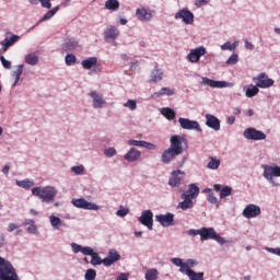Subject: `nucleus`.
I'll return each instance as SVG.
<instances>
[{
    "instance_id": "obj_1",
    "label": "nucleus",
    "mask_w": 280,
    "mask_h": 280,
    "mask_svg": "<svg viewBox=\"0 0 280 280\" xmlns=\"http://www.w3.org/2000/svg\"><path fill=\"white\" fill-rule=\"evenodd\" d=\"M32 195L35 196V198L40 199L42 202H45L46 205H51L54 200H56V197L58 196V189L54 186H44V187H34L32 188Z\"/></svg>"
},
{
    "instance_id": "obj_2",
    "label": "nucleus",
    "mask_w": 280,
    "mask_h": 280,
    "mask_svg": "<svg viewBox=\"0 0 280 280\" xmlns=\"http://www.w3.org/2000/svg\"><path fill=\"white\" fill-rule=\"evenodd\" d=\"M262 178L267 180L270 187H279L280 166L277 164H261Z\"/></svg>"
},
{
    "instance_id": "obj_3",
    "label": "nucleus",
    "mask_w": 280,
    "mask_h": 280,
    "mask_svg": "<svg viewBox=\"0 0 280 280\" xmlns=\"http://www.w3.org/2000/svg\"><path fill=\"white\" fill-rule=\"evenodd\" d=\"M0 280H21L12 262L0 256Z\"/></svg>"
},
{
    "instance_id": "obj_4",
    "label": "nucleus",
    "mask_w": 280,
    "mask_h": 280,
    "mask_svg": "<svg viewBox=\"0 0 280 280\" xmlns=\"http://www.w3.org/2000/svg\"><path fill=\"white\" fill-rule=\"evenodd\" d=\"M208 240H213L217 244H220V246H224V244H229V241L226 238L220 236L218 232H215V229L213 228H201V242H207Z\"/></svg>"
},
{
    "instance_id": "obj_5",
    "label": "nucleus",
    "mask_w": 280,
    "mask_h": 280,
    "mask_svg": "<svg viewBox=\"0 0 280 280\" xmlns=\"http://www.w3.org/2000/svg\"><path fill=\"white\" fill-rule=\"evenodd\" d=\"M201 86H210V89H233L235 83L226 81H215L207 77H201Z\"/></svg>"
},
{
    "instance_id": "obj_6",
    "label": "nucleus",
    "mask_w": 280,
    "mask_h": 280,
    "mask_svg": "<svg viewBox=\"0 0 280 280\" xmlns=\"http://www.w3.org/2000/svg\"><path fill=\"white\" fill-rule=\"evenodd\" d=\"M71 205L77 209H84L85 211H100L102 209L101 206L90 202L84 198H74L71 200Z\"/></svg>"
},
{
    "instance_id": "obj_7",
    "label": "nucleus",
    "mask_w": 280,
    "mask_h": 280,
    "mask_svg": "<svg viewBox=\"0 0 280 280\" xmlns=\"http://www.w3.org/2000/svg\"><path fill=\"white\" fill-rule=\"evenodd\" d=\"M243 137L248 141H266V135L261 130L249 127L244 130Z\"/></svg>"
},
{
    "instance_id": "obj_8",
    "label": "nucleus",
    "mask_w": 280,
    "mask_h": 280,
    "mask_svg": "<svg viewBox=\"0 0 280 280\" xmlns=\"http://www.w3.org/2000/svg\"><path fill=\"white\" fill-rule=\"evenodd\" d=\"M178 124L183 130H195V132H202L200 122L197 120H191L189 118H178Z\"/></svg>"
},
{
    "instance_id": "obj_9",
    "label": "nucleus",
    "mask_w": 280,
    "mask_h": 280,
    "mask_svg": "<svg viewBox=\"0 0 280 280\" xmlns=\"http://www.w3.org/2000/svg\"><path fill=\"white\" fill-rule=\"evenodd\" d=\"M253 81L256 82L258 89H270V86H275V80L268 78L266 72H261L257 77H254Z\"/></svg>"
},
{
    "instance_id": "obj_10",
    "label": "nucleus",
    "mask_w": 280,
    "mask_h": 280,
    "mask_svg": "<svg viewBox=\"0 0 280 280\" xmlns=\"http://www.w3.org/2000/svg\"><path fill=\"white\" fill-rule=\"evenodd\" d=\"M138 222H140L142 226H147L149 231H152L154 226V213L152 210L142 211L141 215L138 218Z\"/></svg>"
},
{
    "instance_id": "obj_11",
    "label": "nucleus",
    "mask_w": 280,
    "mask_h": 280,
    "mask_svg": "<svg viewBox=\"0 0 280 280\" xmlns=\"http://www.w3.org/2000/svg\"><path fill=\"white\" fill-rule=\"evenodd\" d=\"M206 55L207 48L205 46H199L190 50V52L186 57V60H188V62H191L192 65H196V62H200V58Z\"/></svg>"
},
{
    "instance_id": "obj_12",
    "label": "nucleus",
    "mask_w": 280,
    "mask_h": 280,
    "mask_svg": "<svg viewBox=\"0 0 280 280\" xmlns=\"http://www.w3.org/2000/svg\"><path fill=\"white\" fill-rule=\"evenodd\" d=\"M261 215V208L255 203L247 205L243 210V217L247 220Z\"/></svg>"
},
{
    "instance_id": "obj_13",
    "label": "nucleus",
    "mask_w": 280,
    "mask_h": 280,
    "mask_svg": "<svg viewBox=\"0 0 280 280\" xmlns=\"http://www.w3.org/2000/svg\"><path fill=\"white\" fill-rule=\"evenodd\" d=\"M185 178V172L182 170L172 171L168 179L170 187H180L183 179Z\"/></svg>"
},
{
    "instance_id": "obj_14",
    "label": "nucleus",
    "mask_w": 280,
    "mask_h": 280,
    "mask_svg": "<svg viewBox=\"0 0 280 280\" xmlns=\"http://www.w3.org/2000/svg\"><path fill=\"white\" fill-rule=\"evenodd\" d=\"M155 222H159L164 229L174 226V213L167 212L166 214H158L155 215Z\"/></svg>"
},
{
    "instance_id": "obj_15",
    "label": "nucleus",
    "mask_w": 280,
    "mask_h": 280,
    "mask_svg": "<svg viewBox=\"0 0 280 280\" xmlns=\"http://www.w3.org/2000/svg\"><path fill=\"white\" fill-rule=\"evenodd\" d=\"M175 19H180L185 25L194 24V14L189 9H182L177 13H175Z\"/></svg>"
},
{
    "instance_id": "obj_16",
    "label": "nucleus",
    "mask_w": 280,
    "mask_h": 280,
    "mask_svg": "<svg viewBox=\"0 0 280 280\" xmlns=\"http://www.w3.org/2000/svg\"><path fill=\"white\" fill-rule=\"evenodd\" d=\"M187 141L183 136L175 135L171 137L170 142H171V150H174L175 152L183 154V143Z\"/></svg>"
},
{
    "instance_id": "obj_17",
    "label": "nucleus",
    "mask_w": 280,
    "mask_h": 280,
    "mask_svg": "<svg viewBox=\"0 0 280 280\" xmlns=\"http://www.w3.org/2000/svg\"><path fill=\"white\" fill-rule=\"evenodd\" d=\"M163 78H165V72L159 66H155L149 74V82L150 84H158V82L163 81Z\"/></svg>"
},
{
    "instance_id": "obj_18",
    "label": "nucleus",
    "mask_w": 280,
    "mask_h": 280,
    "mask_svg": "<svg viewBox=\"0 0 280 280\" xmlns=\"http://www.w3.org/2000/svg\"><path fill=\"white\" fill-rule=\"evenodd\" d=\"M119 37V28L117 26L109 25L104 31V39L106 43H113Z\"/></svg>"
},
{
    "instance_id": "obj_19",
    "label": "nucleus",
    "mask_w": 280,
    "mask_h": 280,
    "mask_svg": "<svg viewBox=\"0 0 280 280\" xmlns=\"http://www.w3.org/2000/svg\"><path fill=\"white\" fill-rule=\"evenodd\" d=\"M119 259H121L119 252H117V249H109L107 256L104 258V266L109 268V266H113V264H117Z\"/></svg>"
},
{
    "instance_id": "obj_20",
    "label": "nucleus",
    "mask_w": 280,
    "mask_h": 280,
    "mask_svg": "<svg viewBox=\"0 0 280 280\" xmlns=\"http://www.w3.org/2000/svg\"><path fill=\"white\" fill-rule=\"evenodd\" d=\"M127 145L132 148H145L147 150H156V145L154 143L144 140L130 139L127 141Z\"/></svg>"
},
{
    "instance_id": "obj_21",
    "label": "nucleus",
    "mask_w": 280,
    "mask_h": 280,
    "mask_svg": "<svg viewBox=\"0 0 280 280\" xmlns=\"http://www.w3.org/2000/svg\"><path fill=\"white\" fill-rule=\"evenodd\" d=\"M89 96L93 102V108H104V104H106V100H104L102 94H100L97 91H91L89 93Z\"/></svg>"
},
{
    "instance_id": "obj_22",
    "label": "nucleus",
    "mask_w": 280,
    "mask_h": 280,
    "mask_svg": "<svg viewBox=\"0 0 280 280\" xmlns=\"http://www.w3.org/2000/svg\"><path fill=\"white\" fill-rule=\"evenodd\" d=\"M179 155V153L168 148L162 152L161 161L164 163V165H170V163H172V161H174V159Z\"/></svg>"
},
{
    "instance_id": "obj_23",
    "label": "nucleus",
    "mask_w": 280,
    "mask_h": 280,
    "mask_svg": "<svg viewBox=\"0 0 280 280\" xmlns=\"http://www.w3.org/2000/svg\"><path fill=\"white\" fill-rule=\"evenodd\" d=\"M21 40V36L12 34L11 36H5V38L0 43L2 51H8L15 43Z\"/></svg>"
},
{
    "instance_id": "obj_24",
    "label": "nucleus",
    "mask_w": 280,
    "mask_h": 280,
    "mask_svg": "<svg viewBox=\"0 0 280 280\" xmlns=\"http://www.w3.org/2000/svg\"><path fill=\"white\" fill-rule=\"evenodd\" d=\"M136 16L142 23H150L152 21V12L143 7L136 10Z\"/></svg>"
},
{
    "instance_id": "obj_25",
    "label": "nucleus",
    "mask_w": 280,
    "mask_h": 280,
    "mask_svg": "<svg viewBox=\"0 0 280 280\" xmlns=\"http://www.w3.org/2000/svg\"><path fill=\"white\" fill-rule=\"evenodd\" d=\"M86 257H91L90 264L91 266H104V259L100 257V254L93 249V247H90L88 254L85 255Z\"/></svg>"
},
{
    "instance_id": "obj_26",
    "label": "nucleus",
    "mask_w": 280,
    "mask_h": 280,
    "mask_svg": "<svg viewBox=\"0 0 280 280\" xmlns=\"http://www.w3.org/2000/svg\"><path fill=\"white\" fill-rule=\"evenodd\" d=\"M206 126L215 132L220 130V119L211 114H206Z\"/></svg>"
},
{
    "instance_id": "obj_27",
    "label": "nucleus",
    "mask_w": 280,
    "mask_h": 280,
    "mask_svg": "<svg viewBox=\"0 0 280 280\" xmlns=\"http://www.w3.org/2000/svg\"><path fill=\"white\" fill-rule=\"evenodd\" d=\"M141 159V151L136 148H131L125 155L124 160L128 163H137Z\"/></svg>"
},
{
    "instance_id": "obj_28",
    "label": "nucleus",
    "mask_w": 280,
    "mask_h": 280,
    "mask_svg": "<svg viewBox=\"0 0 280 280\" xmlns=\"http://www.w3.org/2000/svg\"><path fill=\"white\" fill-rule=\"evenodd\" d=\"M194 199L182 194V202L177 205V209H182V211H189V209H194Z\"/></svg>"
},
{
    "instance_id": "obj_29",
    "label": "nucleus",
    "mask_w": 280,
    "mask_h": 280,
    "mask_svg": "<svg viewBox=\"0 0 280 280\" xmlns=\"http://www.w3.org/2000/svg\"><path fill=\"white\" fill-rule=\"evenodd\" d=\"M200 194V188L196 184H189L188 189L184 191L182 195L196 200Z\"/></svg>"
},
{
    "instance_id": "obj_30",
    "label": "nucleus",
    "mask_w": 280,
    "mask_h": 280,
    "mask_svg": "<svg viewBox=\"0 0 280 280\" xmlns=\"http://www.w3.org/2000/svg\"><path fill=\"white\" fill-rule=\"evenodd\" d=\"M62 49L63 51H75V49H80V42L75 38H70L62 45Z\"/></svg>"
},
{
    "instance_id": "obj_31",
    "label": "nucleus",
    "mask_w": 280,
    "mask_h": 280,
    "mask_svg": "<svg viewBox=\"0 0 280 280\" xmlns=\"http://www.w3.org/2000/svg\"><path fill=\"white\" fill-rule=\"evenodd\" d=\"M243 91L245 93V96L247 97H255L256 95H259V86L256 85H253V84H248V85H245L243 88Z\"/></svg>"
},
{
    "instance_id": "obj_32",
    "label": "nucleus",
    "mask_w": 280,
    "mask_h": 280,
    "mask_svg": "<svg viewBox=\"0 0 280 280\" xmlns=\"http://www.w3.org/2000/svg\"><path fill=\"white\" fill-rule=\"evenodd\" d=\"M70 248L74 255H78V253H82V255H88L91 246H82L78 243H71Z\"/></svg>"
},
{
    "instance_id": "obj_33",
    "label": "nucleus",
    "mask_w": 280,
    "mask_h": 280,
    "mask_svg": "<svg viewBox=\"0 0 280 280\" xmlns=\"http://www.w3.org/2000/svg\"><path fill=\"white\" fill-rule=\"evenodd\" d=\"M166 95L167 97H172L174 95V89L162 88L159 92H155L151 95L152 100H158V97H163Z\"/></svg>"
},
{
    "instance_id": "obj_34",
    "label": "nucleus",
    "mask_w": 280,
    "mask_h": 280,
    "mask_svg": "<svg viewBox=\"0 0 280 280\" xmlns=\"http://www.w3.org/2000/svg\"><path fill=\"white\" fill-rule=\"evenodd\" d=\"M48 220L50 222V226L51 229H54V231H60V229H62V219H60V217H56L54 214L48 217Z\"/></svg>"
},
{
    "instance_id": "obj_35",
    "label": "nucleus",
    "mask_w": 280,
    "mask_h": 280,
    "mask_svg": "<svg viewBox=\"0 0 280 280\" xmlns=\"http://www.w3.org/2000/svg\"><path fill=\"white\" fill-rule=\"evenodd\" d=\"M23 67H24L23 65H18L16 69L12 71L11 75L12 78H14V82L12 83V89H14L16 84H19L21 80V75H23Z\"/></svg>"
},
{
    "instance_id": "obj_36",
    "label": "nucleus",
    "mask_w": 280,
    "mask_h": 280,
    "mask_svg": "<svg viewBox=\"0 0 280 280\" xmlns=\"http://www.w3.org/2000/svg\"><path fill=\"white\" fill-rule=\"evenodd\" d=\"M196 266H198V260L187 259L184 262V275H188L189 272H195L194 269L191 268H196Z\"/></svg>"
},
{
    "instance_id": "obj_37",
    "label": "nucleus",
    "mask_w": 280,
    "mask_h": 280,
    "mask_svg": "<svg viewBox=\"0 0 280 280\" xmlns=\"http://www.w3.org/2000/svg\"><path fill=\"white\" fill-rule=\"evenodd\" d=\"M24 62L31 67H36V65H38V57L36 52H30L25 55Z\"/></svg>"
},
{
    "instance_id": "obj_38",
    "label": "nucleus",
    "mask_w": 280,
    "mask_h": 280,
    "mask_svg": "<svg viewBox=\"0 0 280 280\" xmlns=\"http://www.w3.org/2000/svg\"><path fill=\"white\" fill-rule=\"evenodd\" d=\"M161 115L165 117L168 121H173V119H176V112L170 107H163L161 109Z\"/></svg>"
},
{
    "instance_id": "obj_39",
    "label": "nucleus",
    "mask_w": 280,
    "mask_h": 280,
    "mask_svg": "<svg viewBox=\"0 0 280 280\" xmlns=\"http://www.w3.org/2000/svg\"><path fill=\"white\" fill-rule=\"evenodd\" d=\"M60 10V7H55L51 10L47 11L44 16L38 21V23H45V21H49V19H54L57 12Z\"/></svg>"
},
{
    "instance_id": "obj_40",
    "label": "nucleus",
    "mask_w": 280,
    "mask_h": 280,
    "mask_svg": "<svg viewBox=\"0 0 280 280\" xmlns=\"http://www.w3.org/2000/svg\"><path fill=\"white\" fill-rule=\"evenodd\" d=\"M97 65V57H89L88 59H84L81 61V67L89 70L92 67H95Z\"/></svg>"
},
{
    "instance_id": "obj_41",
    "label": "nucleus",
    "mask_w": 280,
    "mask_h": 280,
    "mask_svg": "<svg viewBox=\"0 0 280 280\" xmlns=\"http://www.w3.org/2000/svg\"><path fill=\"white\" fill-rule=\"evenodd\" d=\"M15 185L22 189H32V187H34V179L26 178L23 180H16Z\"/></svg>"
},
{
    "instance_id": "obj_42",
    "label": "nucleus",
    "mask_w": 280,
    "mask_h": 280,
    "mask_svg": "<svg viewBox=\"0 0 280 280\" xmlns=\"http://www.w3.org/2000/svg\"><path fill=\"white\" fill-rule=\"evenodd\" d=\"M105 9L112 10V12H117V10H119V0H107L105 2Z\"/></svg>"
},
{
    "instance_id": "obj_43",
    "label": "nucleus",
    "mask_w": 280,
    "mask_h": 280,
    "mask_svg": "<svg viewBox=\"0 0 280 280\" xmlns=\"http://www.w3.org/2000/svg\"><path fill=\"white\" fill-rule=\"evenodd\" d=\"M144 279L145 280H158L159 279V270H156L155 268H151V269L147 270V272L144 275Z\"/></svg>"
},
{
    "instance_id": "obj_44",
    "label": "nucleus",
    "mask_w": 280,
    "mask_h": 280,
    "mask_svg": "<svg viewBox=\"0 0 280 280\" xmlns=\"http://www.w3.org/2000/svg\"><path fill=\"white\" fill-rule=\"evenodd\" d=\"M220 159L210 156V161L207 164L208 170H218L220 167Z\"/></svg>"
},
{
    "instance_id": "obj_45",
    "label": "nucleus",
    "mask_w": 280,
    "mask_h": 280,
    "mask_svg": "<svg viewBox=\"0 0 280 280\" xmlns=\"http://www.w3.org/2000/svg\"><path fill=\"white\" fill-rule=\"evenodd\" d=\"M189 280H205V272L188 271L186 273Z\"/></svg>"
},
{
    "instance_id": "obj_46",
    "label": "nucleus",
    "mask_w": 280,
    "mask_h": 280,
    "mask_svg": "<svg viewBox=\"0 0 280 280\" xmlns=\"http://www.w3.org/2000/svg\"><path fill=\"white\" fill-rule=\"evenodd\" d=\"M171 262L173 264V266H177V268H179V272L182 275H185V262L182 258H172Z\"/></svg>"
},
{
    "instance_id": "obj_47",
    "label": "nucleus",
    "mask_w": 280,
    "mask_h": 280,
    "mask_svg": "<svg viewBox=\"0 0 280 280\" xmlns=\"http://www.w3.org/2000/svg\"><path fill=\"white\" fill-rule=\"evenodd\" d=\"M103 154L107 159H113V156H117V149H115V147H109L103 151Z\"/></svg>"
},
{
    "instance_id": "obj_48",
    "label": "nucleus",
    "mask_w": 280,
    "mask_h": 280,
    "mask_svg": "<svg viewBox=\"0 0 280 280\" xmlns=\"http://www.w3.org/2000/svg\"><path fill=\"white\" fill-rule=\"evenodd\" d=\"M232 191H233V188H231L230 186H224L223 189H221V191H220L221 200L224 198H229V196H231Z\"/></svg>"
},
{
    "instance_id": "obj_49",
    "label": "nucleus",
    "mask_w": 280,
    "mask_h": 280,
    "mask_svg": "<svg viewBox=\"0 0 280 280\" xmlns=\"http://www.w3.org/2000/svg\"><path fill=\"white\" fill-rule=\"evenodd\" d=\"M237 62H240V56L237 54H232L225 61V65L233 66L237 65Z\"/></svg>"
},
{
    "instance_id": "obj_50",
    "label": "nucleus",
    "mask_w": 280,
    "mask_h": 280,
    "mask_svg": "<svg viewBox=\"0 0 280 280\" xmlns=\"http://www.w3.org/2000/svg\"><path fill=\"white\" fill-rule=\"evenodd\" d=\"M97 277V271L95 269H88L84 275V280H95Z\"/></svg>"
},
{
    "instance_id": "obj_51",
    "label": "nucleus",
    "mask_w": 280,
    "mask_h": 280,
    "mask_svg": "<svg viewBox=\"0 0 280 280\" xmlns=\"http://www.w3.org/2000/svg\"><path fill=\"white\" fill-rule=\"evenodd\" d=\"M130 213L129 208H124V206H120V208L116 211V215L118 218H126Z\"/></svg>"
},
{
    "instance_id": "obj_52",
    "label": "nucleus",
    "mask_w": 280,
    "mask_h": 280,
    "mask_svg": "<svg viewBox=\"0 0 280 280\" xmlns=\"http://www.w3.org/2000/svg\"><path fill=\"white\" fill-rule=\"evenodd\" d=\"M75 62H77L75 55L68 54L66 56V65H67V67H71V66L75 65Z\"/></svg>"
},
{
    "instance_id": "obj_53",
    "label": "nucleus",
    "mask_w": 280,
    "mask_h": 280,
    "mask_svg": "<svg viewBox=\"0 0 280 280\" xmlns=\"http://www.w3.org/2000/svg\"><path fill=\"white\" fill-rule=\"evenodd\" d=\"M125 108H129V110H137V102L135 100H128L124 103Z\"/></svg>"
},
{
    "instance_id": "obj_54",
    "label": "nucleus",
    "mask_w": 280,
    "mask_h": 280,
    "mask_svg": "<svg viewBox=\"0 0 280 280\" xmlns=\"http://www.w3.org/2000/svg\"><path fill=\"white\" fill-rule=\"evenodd\" d=\"M71 172L77 176H82V174H84V165L72 166Z\"/></svg>"
},
{
    "instance_id": "obj_55",
    "label": "nucleus",
    "mask_w": 280,
    "mask_h": 280,
    "mask_svg": "<svg viewBox=\"0 0 280 280\" xmlns=\"http://www.w3.org/2000/svg\"><path fill=\"white\" fill-rule=\"evenodd\" d=\"M265 250L271 255H277V257H280V247H266Z\"/></svg>"
},
{
    "instance_id": "obj_56",
    "label": "nucleus",
    "mask_w": 280,
    "mask_h": 280,
    "mask_svg": "<svg viewBox=\"0 0 280 280\" xmlns=\"http://www.w3.org/2000/svg\"><path fill=\"white\" fill-rule=\"evenodd\" d=\"M0 61L2 63V67H4V69H12V62L10 60H7L5 57L1 56Z\"/></svg>"
},
{
    "instance_id": "obj_57",
    "label": "nucleus",
    "mask_w": 280,
    "mask_h": 280,
    "mask_svg": "<svg viewBox=\"0 0 280 280\" xmlns=\"http://www.w3.org/2000/svg\"><path fill=\"white\" fill-rule=\"evenodd\" d=\"M202 229L196 230V229H190L187 231V235H190V237H196V235L201 236Z\"/></svg>"
},
{
    "instance_id": "obj_58",
    "label": "nucleus",
    "mask_w": 280,
    "mask_h": 280,
    "mask_svg": "<svg viewBox=\"0 0 280 280\" xmlns=\"http://www.w3.org/2000/svg\"><path fill=\"white\" fill-rule=\"evenodd\" d=\"M221 51H233V46L231 45V42H225L220 46Z\"/></svg>"
},
{
    "instance_id": "obj_59",
    "label": "nucleus",
    "mask_w": 280,
    "mask_h": 280,
    "mask_svg": "<svg viewBox=\"0 0 280 280\" xmlns=\"http://www.w3.org/2000/svg\"><path fill=\"white\" fill-rule=\"evenodd\" d=\"M207 200H208V202H210V205H218V197H215V195L213 192H210L207 196Z\"/></svg>"
},
{
    "instance_id": "obj_60",
    "label": "nucleus",
    "mask_w": 280,
    "mask_h": 280,
    "mask_svg": "<svg viewBox=\"0 0 280 280\" xmlns=\"http://www.w3.org/2000/svg\"><path fill=\"white\" fill-rule=\"evenodd\" d=\"M27 233L31 235H38V226L34 223L33 225H28Z\"/></svg>"
},
{
    "instance_id": "obj_61",
    "label": "nucleus",
    "mask_w": 280,
    "mask_h": 280,
    "mask_svg": "<svg viewBox=\"0 0 280 280\" xmlns=\"http://www.w3.org/2000/svg\"><path fill=\"white\" fill-rule=\"evenodd\" d=\"M40 5L46 10H51V0H38Z\"/></svg>"
},
{
    "instance_id": "obj_62",
    "label": "nucleus",
    "mask_w": 280,
    "mask_h": 280,
    "mask_svg": "<svg viewBox=\"0 0 280 280\" xmlns=\"http://www.w3.org/2000/svg\"><path fill=\"white\" fill-rule=\"evenodd\" d=\"M210 0H195V5L197 8H202V5H207V3L209 2Z\"/></svg>"
},
{
    "instance_id": "obj_63",
    "label": "nucleus",
    "mask_w": 280,
    "mask_h": 280,
    "mask_svg": "<svg viewBox=\"0 0 280 280\" xmlns=\"http://www.w3.org/2000/svg\"><path fill=\"white\" fill-rule=\"evenodd\" d=\"M16 229H19V225H16V223H9L7 231L9 233H12L13 231H16Z\"/></svg>"
},
{
    "instance_id": "obj_64",
    "label": "nucleus",
    "mask_w": 280,
    "mask_h": 280,
    "mask_svg": "<svg viewBox=\"0 0 280 280\" xmlns=\"http://www.w3.org/2000/svg\"><path fill=\"white\" fill-rule=\"evenodd\" d=\"M245 49H248V51H253V49H255V45L246 39Z\"/></svg>"
}]
</instances>
